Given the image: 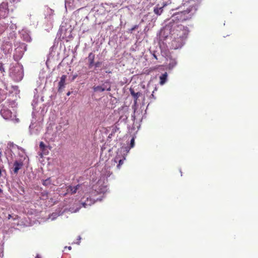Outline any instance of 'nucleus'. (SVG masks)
I'll use <instances>...</instances> for the list:
<instances>
[{"mask_svg": "<svg viewBox=\"0 0 258 258\" xmlns=\"http://www.w3.org/2000/svg\"><path fill=\"white\" fill-rule=\"evenodd\" d=\"M94 93H101L105 91H110L111 90V85L108 81L104 82L101 85H94L92 87Z\"/></svg>", "mask_w": 258, "mask_h": 258, "instance_id": "obj_7", "label": "nucleus"}, {"mask_svg": "<svg viewBox=\"0 0 258 258\" xmlns=\"http://www.w3.org/2000/svg\"><path fill=\"white\" fill-rule=\"evenodd\" d=\"M167 73L166 72L164 73V74H162L160 76V84L161 85H164L167 80Z\"/></svg>", "mask_w": 258, "mask_h": 258, "instance_id": "obj_23", "label": "nucleus"}, {"mask_svg": "<svg viewBox=\"0 0 258 258\" xmlns=\"http://www.w3.org/2000/svg\"><path fill=\"white\" fill-rule=\"evenodd\" d=\"M81 239V236H79L78 237V240H80V239Z\"/></svg>", "mask_w": 258, "mask_h": 258, "instance_id": "obj_51", "label": "nucleus"}, {"mask_svg": "<svg viewBox=\"0 0 258 258\" xmlns=\"http://www.w3.org/2000/svg\"><path fill=\"white\" fill-rule=\"evenodd\" d=\"M183 7V10L175 12L172 14L171 18L169 19V22L166 25H172L173 24L179 25L178 22H184L190 20L192 17L195 14L197 11V5H189L186 3L183 4L182 6L177 9H181Z\"/></svg>", "mask_w": 258, "mask_h": 258, "instance_id": "obj_2", "label": "nucleus"}, {"mask_svg": "<svg viewBox=\"0 0 258 258\" xmlns=\"http://www.w3.org/2000/svg\"><path fill=\"white\" fill-rule=\"evenodd\" d=\"M0 113L2 117L6 120H15L16 122L19 121V118H16L15 113H13L10 109L6 107H3L0 111Z\"/></svg>", "mask_w": 258, "mask_h": 258, "instance_id": "obj_6", "label": "nucleus"}, {"mask_svg": "<svg viewBox=\"0 0 258 258\" xmlns=\"http://www.w3.org/2000/svg\"><path fill=\"white\" fill-rule=\"evenodd\" d=\"M202 0H187L185 3L189 5L196 4L197 5V9H198L199 4Z\"/></svg>", "mask_w": 258, "mask_h": 258, "instance_id": "obj_25", "label": "nucleus"}, {"mask_svg": "<svg viewBox=\"0 0 258 258\" xmlns=\"http://www.w3.org/2000/svg\"><path fill=\"white\" fill-rule=\"evenodd\" d=\"M82 190L83 189L82 188V185L80 184H78L75 186L69 185L67 187V193L71 194V195L75 194L77 191L79 193L80 191H82Z\"/></svg>", "mask_w": 258, "mask_h": 258, "instance_id": "obj_11", "label": "nucleus"}, {"mask_svg": "<svg viewBox=\"0 0 258 258\" xmlns=\"http://www.w3.org/2000/svg\"><path fill=\"white\" fill-rule=\"evenodd\" d=\"M5 72L4 64L2 62H0V73H3Z\"/></svg>", "mask_w": 258, "mask_h": 258, "instance_id": "obj_32", "label": "nucleus"}, {"mask_svg": "<svg viewBox=\"0 0 258 258\" xmlns=\"http://www.w3.org/2000/svg\"><path fill=\"white\" fill-rule=\"evenodd\" d=\"M129 150H130V148H128V147H122L120 148V151L121 152H122V151L128 152Z\"/></svg>", "mask_w": 258, "mask_h": 258, "instance_id": "obj_36", "label": "nucleus"}, {"mask_svg": "<svg viewBox=\"0 0 258 258\" xmlns=\"http://www.w3.org/2000/svg\"><path fill=\"white\" fill-rule=\"evenodd\" d=\"M9 76L15 82L21 81L24 77L23 66L19 63L11 64L9 69Z\"/></svg>", "mask_w": 258, "mask_h": 258, "instance_id": "obj_3", "label": "nucleus"}, {"mask_svg": "<svg viewBox=\"0 0 258 258\" xmlns=\"http://www.w3.org/2000/svg\"><path fill=\"white\" fill-rule=\"evenodd\" d=\"M62 30H62V28H60V31L61 32V31H62Z\"/></svg>", "mask_w": 258, "mask_h": 258, "instance_id": "obj_54", "label": "nucleus"}, {"mask_svg": "<svg viewBox=\"0 0 258 258\" xmlns=\"http://www.w3.org/2000/svg\"><path fill=\"white\" fill-rule=\"evenodd\" d=\"M3 190L0 188V194L2 192Z\"/></svg>", "mask_w": 258, "mask_h": 258, "instance_id": "obj_53", "label": "nucleus"}, {"mask_svg": "<svg viewBox=\"0 0 258 258\" xmlns=\"http://www.w3.org/2000/svg\"><path fill=\"white\" fill-rule=\"evenodd\" d=\"M35 258H40V256L39 255H37Z\"/></svg>", "mask_w": 258, "mask_h": 258, "instance_id": "obj_49", "label": "nucleus"}, {"mask_svg": "<svg viewBox=\"0 0 258 258\" xmlns=\"http://www.w3.org/2000/svg\"><path fill=\"white\" fill-rule=\"evenodd\" d=\"M130 92L131 95L134 98L135 102L136 103L138 98L142 95V93L139 92L136 93L134 91V90L131 88L130 89Z\"/></svg>", "mask_w": 258, "mask_h": 258, "instance_id": "obj_20", "label": "nucleus"}, {"mask_svg": "<svg viewBox=\"0 0 258 258\" xmlns=\"http://www.w3.org/2000/svg\"><path fill=\"white\" fill-rule=\"evenodd\" d=\"M177 60L175 58H170L168 64V68L169 70L173 69L177 64Z\"/></svg>", "mask_w": 258, "mask_h": 258, "instance_id": "obj_22", "label": "nucleus"}, {"mask_svg": "<svg viewBox=\"0 0 258 258\" xmlns=\"http://www.w3.org/2000/svg\"><path fill=\"white\" fill-rule=\"evenodd\" d=\"M1 49L5 54L11 53L13 50L12 43L9 41H6L2 45Z\"/></svg>", "mask_w": 258, "mask_h": 258, "instance_id": "obj_10", "label": "nucleus"}, {"mask_svg": "<svg viewBox=\"0 0 258 258\" xmlns=\"http://www.w3.org/2000/svg\"><path fill=\"white\" fill-rule=\"evenodd\" d=\"M66 248H68L69 250H71L72 249V247L71 246H66L65 247Z\"/></svg>", "mask_w": 258, "mask_h": 258, "instance_id": "obj_45", "label": "nucleus"}, {"mask_svg": "<svg viewBox=\"0 0 258 258\" xmlns=\"http://www.w3.org/2000/svg\"><path fill=\"white\" fill-rule=\"evenodd\" d=\"M3 173H4L5 174H6V171L5 169H2L1 168H0V177L1 176H3Z\"/></svg>", "mask_w": 258, "mask_h": 258, "instance_id": "obj_41", "label": "nucleus"}, {"mask_svg": "<svg viewBox=\"0 0 258 258\" xmlns=\"http://www.w3.org/2000/svg\"><path fill=\"white\" fill-rule=\"evenodd\" d=\"M80 208V206H79L78 207H77L76 209H74V208H73V207H71L70 208V211L72 213L77 212L79 210Z\"/></svg>", "mask_w": 258, "mask_h": 258, "instance_id": "obj_34", "label": "nucleus"}, {"mask_svg": "<svg viewBox=\"0 0 258 258\" xmlns=\"http://www.w3.org/2000/svg\"><path fill=\"white\" fill-rule=\"evenodd\" d=\"M132 118L133 120H135L136 117H135V112L134 113V114L132 115Z\"/></svg>", "mask_w": 258, "mask_h": 258, "instance_id": "obj_43", "label": "nucleus"}, {"mask_svg": "<svg viewBox=\"0 0 258 258\" xmlns=\"http://www.w3.org/2000/svg\"><path fill=\"white\" fill-rule=\"evenodd\" d=\"M151 53L152 54V55L156 59H158L157 55L156 54V52L155 51H154L153 52L151 51Z\"/></svg>", "mask_w": 258, "mask_h": 258, "instance_id": "obj_38", "label": "nucleus"}, {"mask_svg": "<svg viewBox=\"0 0 258 258\" xmlns=\"http://www.w3.org/2000/svg\"><path fill=\"white\" fill-rule=\"evenodd\" d=\"M13 87L15 90L17 89L18 88V87L17 86H13Z\"/></svg>", "mask_w": 258, "mask_h": 258, "instance_id": "obj_46", "label": "nucleus"}, {"mask_svg": "<svg viewBox=\"0 0 258 258\" xmlns=\"http://www.w3.org/2000/svg\"><path fill=\"white\" fill-rule=\"evenodd\" d=\"M32 105L34 106V100L33 101V102L32 103Z\"/></svg>", "mask_w": 258, "mask_h": 258, "instance_id": "obj_50", "label": "nucleus"}, {"mask_svg": "<svg viewBox=\"0 0 258 258\" xmlns=\"http://www.w3.org/2000/svg\"><path fill=\"white\" fill-rule=\"evenodd\" d=\"M77 77V75H74L73 77V78H72V81H74L76 78V77Z\"/></svg>", "mask_w": 258, "mask_h": 258, "instance_id": "obj_44", "label": "nucleus"}, {"mask_svg": "<svg viewBox=\"0 0 258 258\" xmlns=\"http://www.w3.org/2000/svg\"><path fill=\"white\" fill-rule=\"evenodd\" d=\"M124 160H125V158L123 157V159H119V161H118V164H117V168L119 169H120V166H121V165H122L123 163V161Z\"/></svg>", "mask_w": 258, "mask_h": 258, "instance_id": "obj_31", "label": "nucleus"}, {"mask_svg": "<svg viewBox=\"0 0 258 258\" xmlns=\"http://www.w3.org/2000/svg\"><path fill=\"white\" fill-rule=\"evenodd\" d=\"M49 192L47 190H44L41 192L40 196H41V199L43 200H47L48 198Z\"/></svg>", "mask_w": 258, "mask_h": 258, "instance_id": "obj_26", "label": "nucleus"}, {"mask_svg": "<svg viewBox=\"0 0 258 258\" xmlns=\"http://www.w3.org/2000/svg\"><path fill=\"white\" fill-rule=\"evenodd\" d=\"M9 145L10 146V147H13L14 146H16L18 149L21 150L23 153H24V149H23L21 147H20L19 146L16 145H15L13 143H10L9 144Z\"/></svg>", "mask_w": 258, "mask_h": 258, "instance_id": "obj_30", "label": "nucleus"}, {"mask_svg": "<svg viewBox=\"0 0 258 258\" xmlns=\"http://www.w3.org/2000/svg\"><path fill=\"white\" fill-rule=\"evenodd\" d=\"M9 13L8 3L3 2L0 4V20L5 19Z\"/></svg>", "mask_w": 258, "mask_h": 258, "instance_id": "obj_9", "label": "nucleus"}, {"mask_svg": "<svg viewBox=\"0 0 258 258\" xmlns=\"http://www.w3.org/2000/svg\"><path fill=\"white\" fill-rule=\"evenodd\" d=\"M128 118V115L127 113H124L122 114L119 117L118 120L115 123V124L117 125H119L120 123L124 122L125 123L126 122L127 119Z\"/></svg>", "mask_w": 258, "mask_h": 258, "instance_id": "obj_19", "label": "nucleus"}, {"mask_svg": "<svg viewBox=\"0 0 258 258\" xmlns=\"http://www.w3.org/2000/svg\"><path fill=\"white\" fill-rule=\"evenodd\" d=\"M156 90H157V88L155 87V89L152 92V94L150 96V98H153L154 99H155V96L154 95V93L155 91H156Z\"/></svg>", "mask_w": 258, "mask_h": 258, "instance_id": "obj_39", "label": "nucleus"}, {"mask_svg": "<svg viewBox=\"0 0 258 258\" xmlns=\"http://www.w3.org/2000/svg\"><path fill=\"white\" fill-rule=\"evenodd\" d=\"M102 64V62L100 61H97L95 63H94V66H95V68H99Z\"/></svg>", "mask_w": 258, "mask_h": 258, "instance_id": "obj_35", "label": "nucleus"}, {"mask_svg": "<svg viewBox=\"0 0 258 258\" xmlns=\"http://www.w3.org/2000/svg\"><path fill=\"white\" fill-rule=\"evenodd\" d=\"M42 183L43 185L45 186H48L51 184V180L50 177L47 178L46 179L42 180Z\"/></svg>", "mask_w": 258, "mask_h": 258, "instance_id": "obj_27", "label": "nucleus"}, {"mask_svg": "<svg viewBox=\"0 0 258 258\" xmlns=\"http://www.w3.org/2000/svg\"><path fill=\"white\" fill-rule=\"evenodd\" d=\"M160 48L161 50V54L162 56L167 59V58L170 56V52L169 49L166 47L162 46L161 44H160Z\"/></svg>", "mask_w": 258, "mask_h": 258, "instance_id": "obj_17", "label": "nucleus"}, {"mask_svg": "<svg viewBox=\"0 0 258 258\" xmlns=\"http://www.w3.org/2000/svg\"><path fill=\"white\" fill-rule=\"evenodd\" d=\"M71 92H68L67 93V96H69L70 94H71Z\"/></svg>", "mask_w": 258, "mask_h": 258, "instance_id": "obj_48", "label": "nucleus"}, {"mask_svg": "<svg viewBox=\"0 0 258 258\" xmlns=\"http://www.w3.org/2000/svg\"><path fill=\"white\" fill-rule=\"evenodd\" d=\"M106 73H111V72L106 71Z\"/></svg>", "mask_w": 258, "mask_h": 258, "instance_id": "obj_52", "label": "nucleus"}, {"mask_svg": "<svg viewBox=\"0 0 258 258\" xmlns=\"http://www.w3.org/2000/svg\"><path fill=\"white\" fill-rule=\"evenodd\" d=\"M139 28V25H136L128 30V32L132 33L133 31Z\"/></svg>", "mask_w": 258, "mask_h": 258, "instance_id": "obj_33", "label": "nucleus"}, {"mask_svg": "<svg viewBox=\"0 0 258 258\" xmlns=\"http://www.w3.org/2000/svg\"><path fill=\"white\" fill-rule=\"evenodd\" d=\"M119 130V127H117V125L116 124H115L114 125L112 126L111 129V133L108 135V139H111V137L114 136V134Z\"/></svg>", "mask_w": 258, "mask_h": 258, "instance_id": "obj_24", "label": "nucleus"}, {"mask_svg": "<svg viewBox=\"0 0 258 258\" xmlns=\"http://www.w3.org/2000/svg\"><path fill=\"white\" fill-rule=\"evenodd\" d=\"M67 75H62L61 78L59 82H58V92L59 93H61L64 88H65L66 85V80L67 79Z\"/></svg>", "mask_w": 258, "mask_h": 258, "instance_id": "obj_14", "label": "nucleus"}, {"mask_svg": "<svg viewBox=\"0 0 258 258\" xmlns=\"http://www.w3.org/2000/svg\"><path fill=\"white\" fill-rule=\"evenodd\" d=\"M134 145H135V140H134V139L133 138L131 141L130 148H133L134 146Z\"/></svg>", "mask_w": 258, "mask_h": 258, "instance_id": "obj_37", "label": "nucleus"}, {"mask_svg": "<svg viewBox=\"0 0 258 258\" xmlns=\"http://www.w3.org/2000/svg\"><path fill=\"white\" fill-rule=\"evenodd\" d=\"M21 38L26 42H30L32 39L30 36V32L28 30L23 29L20 32Z\"/></svg>", "mask_w": 258, "mask_h": 258, "instance_id": "obj_12", "label": "nucleus"}, {"mask_svg": "<svg viewBox=\"0 0 258 258\" xmlns=\"http://www.w3.org/2000/svg\"><path fill=\"white\" fill-rule=\"evenodd\" d=\"M84 199L85 198L82 199L79 203L80 205H82L84 208H87L88 206H91L95 202L94 200L88 197H87L86 200H84Z\"/></svg>", "mask_w": 258, "mask_h": 258, "instance_id": "obj_15", "label": "nucleus"}, {"mask_svg": "<svg viewBox=\"0 0 258 258\" xmlns=\"http://www.w3.org/2000/svg\"><path fill=\"white\" fill-rule=\"evenodd\" d=\"M87 59L89 62V68H91L94 64L95 54L93 52H90L88 55Z\"/></svg>", "mask_w": 258, "mask_h": 258, "instance_id": "obj_18", "label": "nucleus"}, {"mask_svg": "<svg viewBox=\"0 0 258 258\" xmlns=\"http://www.w3.org/2000/svg\"><path fill=\"white\" fill-rule=\"evenodd\" d=\"M166 6L165 3H163L161 5L158 4L154 7V12L158 16L160 15L163 12L164 8Z\"/></svg>", "mask_w": 258, "mask_h": 258, "instance_id": "obj_13", "label": "nucleus"}, {"mask_svg": "<svg viewBox=\"0 0 258 258\" xmlns=\"http://www.w3.org/2000/svg\"><path fill=\"white\" fill-rule=\"evenodd\" d=\"M62 213H60V212H59V213H58L57 212L53 213L50 216V218L52 220H53L57 218V217L61 215Z\"/></svg>", "mask_w": 258, "mask_h": 258, "instance_id": "obj_28", "label": "nucleus"}, {"mask_svg": "<svg viewBox=\"0 0 258 258\" xmlns=\"http://www.w3.org/2000/svg\"><path fill=\"white\" fill-rule=\"evenodd\" d=\"M11 217H12L11 215L9 214V215H8V219H10Z\"/></svg>", "mask_w": 258, "mask_h": 258, "instance_id": "obj_47", "label": "nucleus"}, {"mask_svg": "<svg viewBox=\"0 0 258 258\" xmlns=\"http://www.w3.org/2000/svg\"><path fill=\"white\" fill-rule=\"evenodd\" d=\"M2 23L6 28V32H9V38L13 39L15 37L16 34L15 31L17 28L16 20L13 17L9 19L5 18L4 20L2 21Z\"/></svg>", "mask_w": 258, "mask_h": 258, "instance_id": "obj_4", "label": "nucleus"}, {"mask_svg": "<svg viewBox=\"0 0 258 258\" xmlns=\"http://www.w3.org/2000/svg\"><path fill=\"white\" fill-rule=\"evenodd\" d=\"M30 133L31 135H37L40 131V127L39 126L34 125V124H31L29 126Z\"/></svg>", "mask_w": 258, "mask_h": 258, "instance_id": "obj_16", "label": "nucleus"}, {"mask_svg": "<svg viewBox=\"0 0 258 258\" xmlns=\"http://www.w3.org/2000/svg\"><path fill=\"white\" fill-rule=\"evenodd\" d=\"M48 13H50V15L49 16L48 19H49V20H50L51 19V16L50 13L52 14L53 13V11L51 9H49V10H48Z\"/></svg>", "mask_w": 258, "mask_h": 258, "instance_id": "obj_40", "label": "nucleus"}, {"mask_svg": "<svg viewBox=\"0 0 258 258\" xmlns=\"http://www.w3.org/2000/svg\"><path fill=\"white\" fill-rule=\"evenodd\" d=\"M11 3H17L20 1V0H9Z\"/></svg>", "mask_w": 258, "mask_h": 258, "instance_id": "obj_42", "label": "nucleus"}, {"mask_svg": "<svg viewBox=\"0 0 258 258\" xmlns=\"http://www.w3.org/2000/svg\"><path fill=\"white\" fill-rule=\"evenodd\" d=\"M6 31V28L5 27V25L3 24L2 21L0 22V35L4 33Z\"/></svg>", "mask_w": 258, "mask_h": 258, "instance_id": "obj_29", "label": "nucleus"}, {"mask_svg": "<svg viewBox=\"0 0 258 258\" xmlns=\"http://www.w3.org/2000/svg\"><path fill=\"white\" fill-rule=\"evenodd\" d=\"M39 148L42 152V154L47 155L48 153L47 147L43 142H41L39 144Z\"/></svg>", "mask_w": 258, "mask_h": 258, "instance_id": "obj_21", "label": "nucleus"}, {"mask_svg": "<svg viewBox=\"0 0 258 258\" xmlns=\"http://www.w3.org/2000/svg\"><path fill=\"white\" fill-rule=\"evenodd\" d=\"M23 165L24 163L22 159L15 160L13 164V167L11 168V173L17 175L19 170L22 168Z\"/></svg>", "mask_w": 258, "mask_h": 258, "instance_id": "obj_8", "label": "nucleus"}, {"mask_svg": "<svg viewBox=\"0 0 258 258\" xmlns=\"http://www.w3.org/2000/svg\"><path fill=\"white\" fill-rule=\"evenodd\" d=\"M27 45L22 42H17L15 44V49L13 55V58L15 61H19L23 56L27 50Z\"/></svg>", "mask_w": 258, "mask_h": 258, "instance_id": "obj_5", "label": "nucleus"}, {"mask_svg": "<svg viewBox=\"0 0 258 258\" xmlns=\"http://www.w3.org/2000/svg\"><path fill=\"white\" fill-rule=\"evenodd\" d=\"M189 30L187 27L182 25L173 24L166 25L162 29L158 35L159 43L164 40L168 37V34L171 35L172 39L171 42V47L174 49L181 48L185 43L187 37Z\"/></svg>", "mask_w": 258, "mask_h": 258, "instance_id": "obj_1", "label": "nucleus"}]
</instances>
